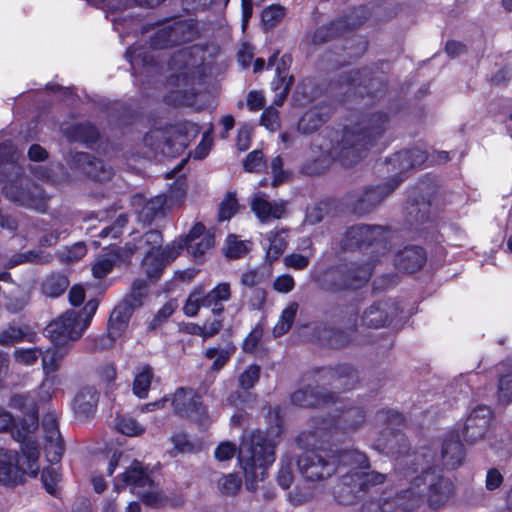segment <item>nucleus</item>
Segmentation results:
<instances>
[{
  "instance_id": "obj_44",
  "label": "nucleus",
  "mask_w": 512,
  "mask_h": 512,
  "mask_svg": "<svg viewBox=\"0 0 512 512\" xmlns=\"http://www.w3.org/2000/svg\"><path fill=\"white\" fill-rule=\"evenodd\" d=\"M337 466L342 464L345 466L367 468L369 465L367 456L358 450H345L335 455Z\"/></svg>"
},
{
  "instance_id": "obj_34",
  "label": "nucleus",
  "mask_w": 512,
  "mask_h": 512,
  "mask_svg": "<svg viewBox=\"0 0 512 512\" xmlns=\"http://www.w3.org/2000/svg\"><path fill=\"white\" fill-rule=\"evenodd\" d=\"M287 232L288 230L281 229L277 231H270L267 234V239L270 244L266 253V260L270 265L286 250L288 245Z\"/></svg>"
},
{
  "instance_id": "obj_2",
  "label": "nucleus",
  "mask_w": 512,
  "mask_h": 512,
  "mask_svg": "<svg viewBox=\"0 0 512 512\" xmlns=\"http://www.w3.org/2000/svg\"><path fill=\"white\" fill-rule=\"evenodd\" d=\"M0 182L3 193L11 202L35 209L45 210V193L25 177L24 168L17 162V155L11 143L0 144Z\"/></svg>"
},
{
  "instance_id": "obj_45",
  "label": "nucleus",
  "mask_w": 512,
  "mask_h": 512,
  "mask_svg": "<svg viewBox=\"0 0 512 512\" xmlns=\"http://www.w3.org/2000/svg\"><path fill=\"white\" fill-rule=\"evenodd\" d=\"M286 9L279 4H273L262 12V23L266 29H273L285 17Z\"/></svg>"
},
{
  "instance_id": "obj_52",
  "label": "nucleus",
  "mask_w": 512,
  "mask_h": 512,
  "mask_svg": "<svg viewBox=\"0 0 512 512\" xmlns=\"http://www.w3.org/2000/svg\"><path fill=\"white\" fill-rule=\"evenodd\" d=\"M116 427L119 432L127 436H138L144 432L143 426L130 417L120 418Z\"/></svg>"
},
{
  "instance_id": "obj_24",
  "label": "nucleus",
  "mask_w": 512,
  "mask_h": 512,
  "mask_svg": "<svg viewBox=\"0 0 512 512\" xmlns=\"http://www.w3.org/2000/svg\"><path fill=\"white\" fill-rule=\"evenodd\" d=\"M427 160L425 151L412 148L399 151L388 158L387 163L393 167L396 173H404L415 167L421 166Z\"/></svg>"
},
{
  "instance_id": "obj_62",
  "label": "nucleus",
  "mask_w": 512,
  "mask_h": 512,
  "mask_svg": "<svg viewBox=\"0 0 512 512\" xmlns=\"http://www.w3.org/2000/svg\"><path fill=\"white\" fill-rule=\"evenodd\" d=\"M114 264V261L109 258H101L97 260L92 267L93 276L97 279L104 278L112 271Z\"/></svg>"
},
{
  "instance_id": "obj_47",
  "label": "nucleus",
  "mask_w": 512,
  "mask_h": 512,
  "mask_svg": "<svg viewBox=\"0 0 512 512\" xmlns=\"http://www.w3.org/2000/svg\"><path fill=\"white\" fill-rule=\"evenodd\" d=\"M238 211V202L234 193H227L219 205L218 220H229Z\"/></svg>"
},
{
  "instance_id": "obj_9",
  "label": "nucleus",
  "mask_w": 512,
  "mask_h": 512,
  "mask_svg": "<svg viewBox=\"0 0 512 512\" xmlns=\"http://www.w3.org/2000/svg\"><path fill=\"white\" fill-rule=\"evenodd\" d=\"M366 416V411L362 407L351 406L343 409L336 419L330 416L314 417L311 420L312 430L303 432L299 436V441L308 440L310 436L323 438L332 427L344 432L356 431L364 425Z\"/></svg>"
},
{
  "instance_id": "obj_22",
  "label": "nucleus",
  "mask_w": 512,
  "mask_h": 512,
  "mask_svg": "<svg viewBox=\"0 0 512 512\" xmlns=\"http://www.w3.org/2000/svg\"><path fill=\"white\" fill-rule=\"evenodd\" d=\"M323 378L328 379L336 388L349 390L356 386L359 381L357 371L349 364H339L335 367L321 368Z\"/></svg>"
},
{
  "instance_id": "obj_4",
  "label": "nucleus",
  "mask_w": 512,
  "mask_h": 512,
  "mask_svg": "<svg viewBox=\"0 0 512 512\" xmlns=\"http://www.w3.org/2000/svg\"><path fill=\"white\" fill-rule=\"evenodd\" d=\"M18 442L21 452L0 448V483L7 487L21 485L26 475L36 477L39 471L37 441L25 439Z\"/></svg>"
},
{
  "instance_id": "obj_43",
  "label": "nucleus",
  "mask_w": 512,
  "mask_h": 512,
  "mask_svg": "<svg viewBox=\"0 0 512 512\" xmlns=\"http://www.w3.org/2000/svg\"><path fill=\"white\" fill-rule=\"evenodd\" d=\"M30 336L31 333H29L27 326L17 327L14 325H9L6 329L0 332V345L12 346L24 339L31 340Z\"/></svg>"
},
{
  "instance_id": "obj_6",
  "label": "nucleus",
  "mask_w": 512,
  "mask_h": 512,
  "mask_svg": "<svg viewBox=\"0 0 512 512\" xmlns=\"http://www.w3.org/2000/svg\"><path fill=\"white\" fill-rule=\"evenodd\" d=\"M97 308L98 300L91 299L80 312L67 310L50 322L46 327V332L52 343L60 347L79 340L89 326Z\"/></svg>"
},
{
  "instance_id": "obj_51",
  "label": "nucleus",
  "mask_w": 512,
  "mask_h": 512,
  "mask_svg": "<svg viewBox=\"0 0 512 512\" xmlns=\"http://www.w3.org/2000/svg\"><path fill=\"white\" fill-rule=\"evenodd\" d=\"M244 170L247 172H260L266 167L264 154L261 150L250 152L243 163Z\"/></svg>"
},
{
  "instance_id": "obj_7",
  "label": "nucleus",
  "mask_w": 512,
  "mask_h": 512,
  "mask_svg": "<svg viewBox=\"0 0 512 512\" xmlns=\"http://www.w3.org/2000/svg\"><path fill=\"white\" fill-rule=\"evenodd\" d=\"M358 311L354 306H348L338 314L339 327L318 324L313 329V337L319 345L331 349H341L350 345L357 329Z\"/></svg>"
},
{
  "instance_id": "obj_39",
  "label": "nucleus",
  "mask_w": 512,
  "mask_h": 512,
  "mask_svg": "<svg viewBox=\"0 0 512 512\" xmlns=\"http://www.w3.org/2000/svg\"><path fill=\"white\" fill-rule=\"evenodd\" d=\"M407 222L411 226H420L425 224L430 219V203L429 202H413L407 208Z\"/></svg>"
},
{
  "instance_id": "obj_60",
  "label": "nucleus",
  "mask_w": 512,
  "mask_h": 512,
  "mask_svg": "<svg viewBox=\"0 0 512 512\" xmlns=\"http://www.w3.org/2000/svg\"><path fill=\"white\" fill-rule=\"evenodd\" d=\"M171 441L174 444L173 450L170 451L172 456H175L176 453L190 452L193 449V445L189 442L187 435L184 433L173 435Z\"/></svg>"
},
{
  "instance_id": "obj_49",
  "label": "nucleus",
  "mask_w": 512,
  "mask_h": 512,
  "mask_svg": "<svg viewBox=\"0 0 512 512\" xmlns=\"http://www.w3.org/2000/svg\"><path fill=\"white\" fill-rule=\"evenodd\" d=\"M214 243V236L210 233H207L203 236L200 242L191 243L184 246V248H186L195 259H198L201 258L206 251L211 249L214 246Z\"/></svg>"
},
{
  "instance_id": "obj_28",
  "label": "nucleus",
  "mask_w": 512,
  "mask_h": 512,
  "mask_svg": "<svg viewBox=\"0 0 512 512\" xmlns=\"http://www.w3.org/2000/svg\"><path fill=\"white\" fill-rule=\"evenodd\" d=\"M99 392L92 386L81 388L74 398L75 413L82 418L91 416L97 407Z\"/></svg>"
},
{
  "instance_id": "obj_33",
  "label": "nucleus",
  "mask_w": 512,
  "mask_h": 512,
  "mask_svg": "<svg viewBox=\"0 0 512 512\" xmlns=\"http://www.w3.org/2000/svg\"><path fill=\"white\" fill-rule=\"evenodd\" d=\"M166 208V197L162 195L155 196L144 202L139 210V220L145 224H150L153 220L163 217Z\"/></svg>"
},
{
  "instance_id": "obj_57",
  "label": "nucleus",
  "mask_w": 512,
  "mask_h": 512,
  "mask_svg": "<svg viewBox=\"0 0 512 512\" xmlns=\"http://www.w3.org/2000/svg\"><path fill=\"white\" fill-rule=\"evenodd\" d=\"M278 484L283 489H288L293 482L292 460L287 459L281 462V468L277 476Z\"/></svg>"
},
{
  "instance_id": "obj_48",
  "label": "nucleus",
  "mask_w": 512,
  "mask_h": 512,
  "mask_svg": "<svg viewBox=\"0 0 512 512\" xmlns=\"http://www.w3.org/2000/svg\"><path fill=\"white\" fill-rule=\"evenodd\" d=\"M220 491L229 496H234L238 493L242 486L241 478L234 473L224 475L218 482Z\"/></svg>"
},
{
  "instance_id": "obj_32",
  "label": "nucleus",
  "mask_w": 512,
  "mask_h": 512,
  "mask_svg": "<svg viewBox=\"0 0 512 512\" xmlns=\"http://www.w3.org/2000/svg\"><path fill=\"white\" fill-rule=\"evenodd\" d=\"M453 494V483L445 477H436L429 485L428 500L432 506L446 502Z\"/></svg>"
},
{
  "instance_id": "obj_64",
  "label": "nucleus",
  "mask_w": 512,
  "mask_h": 512,
  "mask_svg": "<svg viewBox=\"0 0 512 512\" xmlns=\"http://www.w3.org/2000/svg\"><path fill=\"white\" fill-rule=\"evenodd\" d=\"M175 310L174 304L169 302L166 303L154 316L153 320L149 324V328L156 329L163 321L170 317Z\"/></svg>"
},
{
  "instance_id": "obj_55",
  "label": "nucleus",
  "mask_w": 512,
  "mask_h": 512,
  "mask_svg": "<svg viewBox=\"0 0 512 512\" xmlns=\"http://www.w3.org/2000/svg\"><path fill=\"white\" fill-rule=\"evenodd\" d=\"M498 399L504 405L512 401V374L504 375L499 379Z\"/></svg>"
},
{
  "instance_id": "obj_15",
  "label": "nucleus",
  "mask_w": 512,
  "mask_h": 512,
  "mask_svg": "<svg viewBox=\"0 0 512 512\" xmlns=\"http://www.w3.org/2000/svg\"><path fill=\"white\" fill-rule=\"evenodd\" d=\"M400 180L392 179L386 185L367 188L361 194L355 196L350 205L357 215H365L373 211L398 185Z\"/></svg>"
},
{
  "instance_id": "obj_41",
  "label": "nucleus",
  "mask_w": 512,
  "mask_h": 512,
  "mask_svg": "<svg viewBox=\"0 0 512 512\" xmlns=\"http://www.w3.org/2000/svg\"><path fill=\"white\" fill-rule=\"evenodd\" d=\"M154 377L153 368L150 365L142 366L135 375L133 392L139 398H146Z\"/></svg>"
},
{
  "instance_id": "obj_13",
  "label": "nucleus",
  "mask_w": 512,
  "mask_h": 512,
  "mask_svg": "<svg viewBox=\"0 0 512 512\" xmlns=\"http://www.w3.org/2000/svg\"><path fill=\"white\" fill-rule=\"evenodd\" d=\"M174 412L181 416L196 421L201 426L209 423L207 409L201 401V397L192 388L180 387L172 398Z\"/></svg>"
},
{
  "instance_id": "obj_17",
  "label": "nucleus",
  "mask_w": 512,
  "mask_h": 512,
  "mask_svg": "<svg viewBox=\"0 0 512 512\" xmlns=\"http://www.w3.org/2000/svg\"><path fill=\"white\" fill-rule=\"evenodd\" d=\"M182 250L181 244L172 243L157 252L147 251L142 261V268L148 278L157 280L166 265L175 260Z\"/></svg>"
},
{
  "instance_id": "obj_31",
  "label": "nucleus",
  "mask_w": 512,
  "mask_h": 512,
  "mask_svg": "<svg viewBox=\"0 0 512 512\" xmlns=\"http://www.w3.org/2000/svg\"><path fill=\"white\" fill-rule=\"evenodd\" d=\"M162 242L163 237L160 231L149 230L137 239L134 244H126L124 251L127 255H132L138 250H143L145 253L147 251L157 252V250H160Z\"/></svg>"
},
{
  "instance_id": "obj_30",
  "label": "nucleus",
  "mask_w": 512,
  "mask_h": 512,
  "mask_svg": "<svg viewBox=\"0 0 512 512\" xmlns=\"http://www.w3.org/2000/svg\"><path fill=\"white\" fill-rule=\"evenodd\" d=\"M385 474L378 472H356L343 477L345 485H352V492L366 491L370 486L382 484L385 481Z\"/></svg>"
},
{
  "instance_id": "obj_42",
  "label": "nucleus",
  "mask_w": 512,
  "mask_h": 512,
  "mask_svg": "<svg viewBox=\"0 0 512 512\" xmlns=\"http://www.w3.org/2000/svg\"><path fill=\"white\" fill-rule=\"evenodd\" d=\"M298 308V303L292 302L282 311L280 319L273 329V334L275 337H280L291 329Z\"/></svg>"
},
{
  "instance_id": "obj_10",
  "label": "nucleus",
  "mask_w": 512,
  "mask_h": 512,
  "mask_svg": "<svg viewBox=\"0 0 512 512\" xmlns=\"http://www.w3.org/2000/svg\"><path fill=\"white\" fill-rule=\"evenodd\" d=\"M297 466L307 481H323L336 472L337 459L327 451L311 449L298 457Z\"/></svg>"
},
{
  "instance_id": "obj_27",
  "label": "nucleus",
  "mask_w": 512,
  "mask_h": 512,
  "mask_svg": "<svg viewBox=\"0 0 512 512\" xmlns=\"http://www.w3.org/2000/svg\"><path fill=\"white\" fill-rule=\"evenodd\" d=\"M393 305L389 302H377L371 305L362 316L363 323L372 328L385 326L393 318Z\"/></svg>"
},
{
  "instance_id": "obj_46",
  "label": "nucleus",
  "mask_w": 512,
  "mask_h": 512,
  "mask_svg": "<svg viewBox=\"0 0 512 512\" xmlns=\"http://www.w3.org/2000/svg\"><path fill=\"white\" fill-rule=\"evenodd\" d=\"M41 356L43 370L46 374H49L58 370L60 362L65 356V352H62L56 348H52L47 349L44 353L42 352Z\"/></svg>"
},
{
  "instance_id": "obj_50",
  "label": "nucleus",
  "mask_w": 512,
  "mask_h": 512,
  "mask_svg": "<svg viewBox=\"0 0 512 512\" xmlns=\"http://www.w3.org/2000/svg\"><path fill=\"white\" fill-rule=\"evenodd\" d=\"M260 367L257 365H250L247 369L240 374L238 385L244 390H249L259 381Z\"/></svg>"
},
{
  "instance_id": "obj_16",
  "label": "nucleus",
  "mask_w": 512,
  "mask_h": 512,
  "mask_svg": "<svg viewBox=\"0 0 512 512\" xmlns=\"http://www.w3.org/2000/svg\"><path fill=\"white\" fill-rule=\"evenodd\" d=\"M492 419V411L486 405H478L468 415L461 433L467 443L473 444L482 440L488 431Z\"/></svg>"
},
{
  "instance_id": "obj_37",
  "label": "nucleus",
  "mask_w": 512,
  "mask_h": 512,
  "mask_svg": "<svg viewBox=\"0 0 512 512\" xmlns=\"http://www.w3.org/2000/svg\"><path fill=\"white\" fill-rule=\"evenodd\" d=\"M236 348L235 346L229 342L225 345V347H210L205 351V357L207 359L215 358L214 362L211 365V370L218 372L220 371L226 363L229 361L231 356L234 354Z\"/></svg>"
},
{
  "instance_id": "obj_11",
  "label": "nucleus",
  "mask_w": 512,
  "mask_h": 512,
  "mask_svg": "<svg viewBox=\"0 0 512 512\" xmlns=\"http://www.w3.org/2000/svg\"><path fill=\"white\" fill-rule=\"evenodd\" d=\"M390 229L381 225L359 224L350 227L345 234L347 246L374 247L379 254L388 251Z\"/></svg>"
},
{
  "instance_id": "obj_40",
  "label": "nucleus",
  "mask_w": 512,
  "mask_h": 512,
  "mask_svg": "<svg viewBox=\"0 0 512 512\" xmlns=\"http://www.w3.org/2000/svg\"><path fill=\"white\" fill-rule=\"evenodd\" d=\"M69 283V279L64 274H51L43 282L42 291L49 297H58L67 290Z\"/></svg>"
},
{
  "instance_id": "obj_63",
  "label": "nucleus",
  "mask_w": 512,
  "mask_h": 512,
  "mask_svg": "<svg viewBox=\"0 0 512 512\" xmlns=\"http://www.w3.org/2000/svg\"><path fill=\"white\" fill-rule=\"evenodd\" d=\"M270 167H271V171L273 174L272 185L278 186L285 180V178L287 176L285 171L283 170L282 158L280 156H276L275 158H273L271 161Z\"/></svg>"
},
{
  "instance_id": "obj_23",
  "label": "nucleus",
  "mask_w": 512,
  "mask_h": 512,
  "mask_svg": "<svg viewBox=\"0 0 512 512\" xmlns=\"http://www.w3.org/2000/svg\"><path fill=\"white\" fill-rule=\"evenodd\" d=\"M291 62L292 57L285 54L281 57L276 66V77L272 81V88L277 92V99L274 101V104L277 106H281L283 104L294 82L293 76L289 75Z\"/></svg>"
},
{
  "instance_id": "obj_26",
  "label": "nucleus",
  "mask_w": 512,
  "mask_h": 512,
  "mask_svg": "<svg viewBox=\"0 0 512 512\" xmlns=\"http://www.w3.org/2000/svg\"><path fill=\"white\" fill-rule=\"evenodd\" d=\"M441 455L443 464L450 469H455L462 464L465 453L458 434L450 433L445 438Z\"/></svg>"
},
{
  "instance_id": "obj_29",
  "label": "nucleus",
  "mask_w": 512,
  "mask_h": 512,
  "mask_svg": "<svg viewBox=\"0 0 512 512\" xmlns=\"http://www.w3.org/2000/svg\"><path fill=\"white\" fill-rule=\"evenodd\" d=\"M231 298L230 284L223 282L218 284L208 293L203 292L202 306L211 307L214 315H220L224 312L223 302Z\"/></svg>"
},
{
  "instance_id": "obj_53",
  "label": "nucleus",
  "mask_w": 512,
  "mask_h": 512,
  "mask_svg": "<svg viewBox=\"0 0 512 512\" xmlns=\"http://www.w3.org/2000/svg\"><path fill=\"white\" fill-rule=\"evenodd\" d=\"M248 249L243 241L237 239L235 235H229L225 255L231 259H238L247 253Z\"/></svg>"
},
{
  "instance_id": "obj_25",
  "label": "nucleus",
  "mask_w": 512,
  "mask_h": 512,
  "mask_svg": "<svg viewBox=\"0 0 512 512\" xmlns=\"http://www.w3.org/2000/svg\"><path fill=\"white\" fill-rule=\"evenodd\" d=\"M427 261L426 252L419 246H407L395 258V265L400 271L414 273L420 270Z\"/></svg>"
},
{
  "instance_id": "obj_5",
  "label": "nucleus",
  "mask_w": 512,
  "mask_h": 512,
  "mask_svg": "<svg viewBox=\"0 0 512 512\" xmlns=\"http://www.w3.org/2000/svg\"><path fill=\"white\" fill-rule=\"evenodd\" d=\"M148 296V283L143 279H136L130 292L115 306L108 320V334L95 340L94 349H106L113 345L128 328L134 311L143 305Z\"/></svg>"
},
{
  "instance_id": "obj_12",
  "label": "nucleus",
  "mask_w": 512,
  "mask_h": 512,
  "mask_svg": "<svg viewBox=\"0 0 512 512\" xmlns=\"http://www.w3.org/2000/svg\"><path fill=\"white\" fill-rule=\"evenodd\" d=\"M9 406L24 414V418L13 427L12 438L15 441L34 439L31 434L38 428V410L35 399L29 394H14L10 398Z\"/></svg>"
},
{
  "instance_id": "obj_38",
  "label": "nucleus",
  "mask_w": 512,
  "mask_h": 512,
  "mask_svg": "<svg viewBox=\"0 0 512 512\" xmlns=\"http://www.w3.org/2000/svg\"><path fill=\"white\" fill-rule=\"evenodd\" d=\"M70 140L83 143H94L99 137L98 130L90 123H80L71 126L67 131Z\"/></svg>"
},
{
  "instance_id": "obj_8",
  "label": "nucleus",
  "mask_w": 512,
  "mask_h": 512,
  "mask_svg": "<svg viewBox=\"0 0 512 512\" xmlns=\"http://www.w3.org/2000/svg\"><path fill=\"white\" fill-rule=\"evenodd\" d=\"M372 265L369 263H345L331 269L322 280V287L331 292L362 287L371 276Z\"/></svg>"
},
{
  "instance_id": "obj_1",
  "label": "nucleus",
  "mask_w": 512,
  "mask_h": 512,
  "mask_svg": "<svg viewBox=\"0 0 512 512\" xmlns=\"http://www.w3.org/2000/svg\"><path fill=\"white\" fill-rule=\"evenodd\" d=\"M390 125V114L384 110L362 112L354 123L344 128L341 139L331 147L330 156L342 166L357 165L384 136Z\"/></svg>"
},
{
  "instance_id": "obj_19",
  "label": "nucleus",
  "mask_w": 512,
  "mask_h": 512,
  "mask_svg": "<svg viewBox=\"0 0 512 512\" xmlns=\"http://www.w3.org/2000/svg\"><path fill=\"white\" fill-rule=\"evenodd\" d=\"M73 164L96 181H107L112 176V168L107 166L103 160L86 152H77L73 156Z\"/></svg>"
},
{
  "instance_id": "obj_59",
  "label": "nucleus",
  "mask_w": 512,
  "mask_h": 512,
  "mask_svg": "<svg viewBox=\"0 0 512 512\" xmlns=\"http://www.w3.org/2000/svg\"><path fill=\"white\" fill-rule=\"evenodd\" d=\"M261 125L265 126L270 131H276L280 126L278 110L272 106L265 109L261 116Z\"/></svg>"
},
{
  "instance_id": "obj_58",
  "label": "nucleus",
  "mask_w": 512,
  "mask_h": 512,
  "mask_svg": "<svg viewBox=\"0 0 512 512\" xmlns=\"http://www.w3.org/2000/svg\"><path fill=\"white\" fill-rule=\"evenodd\" d=\"M41 355L42 351L38 348L19 349L14 352L15 360L25 365L34 364Z\"/></svg>"
},
{
  "instance_id": "obj_54",
  "label": "nucleus",
  "mask_w": 512,
  "mask_h": 512,
  "mask_svg": "<svg viewBox=\"0 0 512 512\" xmlns=\"http://www.w3.org/2000/svg\"><path fill=\"white\" fill-rule=\"evenodd\" d=\"M203 299V288H196L188 297L185 306L184 312L187 316H195L200 307L202 306Z\"/></svg>"
},
{
  "instance_id": "obj_56",
  "label": "nucleus",
  "mask_w": 512,
  "mask_h": 512,
  "mask_svg": "<svg viewBox=\"0 0 512 512\" xmlns=\"http://www.w3.org/2000/svg\"><path fill=\"white\" fill-rule=\"evenodd\" d=\"M41 480L46 491L51 495H56V484L60 480V474L54 468H47L42 471Z\"/></svg>"
},
{
  "instance_id": "obj_18",
  "label": "nucleus",
  "mask_w": 512,
  "mask_h": 512,
  "mask_svg": "<svg viewBox=\"0 0 512 512\" xmlns=\"http://www.w3.org/2000/svg\"><path fill=\"white\" fill-rule=\"evenodd\" d=\"M337 398L338 396L334 392L311 386L301 388L291 395L292 403L303 408H317L334 404Z\"/></svg>"
},
{
  "instance_id": "obj_21",
  "label": "nucleus",
  "mask_w": 512,
  "mask_h": 512,
  "mask_svg": "<svg viewBox=\"0 0 512 512\" xmlns=\"http://www.w3.org/2000/svg\"><path fill=\"white\" fill-rule=\"evenodd\" d=\"M287 205L285 200L269 201L264 196H256L251 209L262 223H266L283 218L287 214Z\"/></svg>"
},
{
  "instance_id": "obj_36",
  "label": "nucleus",
  "mask_w": 512,
  "mask_h": 512,
  "mask_svg": "<svg viewBox=\"0 0 512 512\" xmlns=\"http://www.w3.org/2000/svg\"><path fill=\"white\" fill-rule=\"evenodd\" d=\"M272 276V267L270 264L262 265L242 274L241 284L248 288H257L260 285L269 282Z\"/></svg>"
},
{
  "instance_id": "obj_3",
  "label": "nucleus",
  "mask_w": 512,
  "mask_h": 512,
  "mask_svg": "<svg viewBox=\"0 0 512 512\" xmlns=\"http://www.w3.org/2000/svg\"><path fill=\"white\" fill-rule=\"evenodd\" d=\"M238 459L245 474L246 488L254 491L255 483L266 478L268 466L275 461V444L266 432L254 431L243 438Z\"/></svg>"
},
{
  "instance_id": "obj_20",
  "label": "nucleus",
  "mask_w": 512,
  "mask_h": 512,
  "mask_svg": "<svg viewBox=\"0 0 512 512\" xmlns=\"http://www.w3.org/2000/svg\"><path fill=\"white\" fill-rule=\"evenodd\" d=\"M153 480L148 474L147 467L142 462L134 460L131 465L121 475V482L118 480L115 483V489L121 490L126 486H130L135 489L148 488L151 489L153 486Z\"/></svg>"
},
{
  "instance_id": "obj_14",
  "label": "nucleus",
  "mask_w": 512,
  "mask_h": 512,
  "mask_svg": "<svg viewBox=\"0 0 512 512\" xmlns=\"http://www.w3.org/2000/svg\"><path fill=\"white\" fill-rule=\"evenodd\" d=\"M194 28L186 21H176L160 28L151 37V47L154 49H166L181 45L193 40Z\"/></svg>"
},
{
  "instance_id": "obj_35",
  "label": "nucleus",
  "mask_w": 512,
  "mask_h": 512,
  "mask_svg": "<svg viewBox=\"0 0 512 512\" xmlns=\"http://www.w3.org/2000/svg\"><path fill=\"white\" fill-rule=\"evenodd\" d=\"M346 26L347 22L343 18L332 21L326 25H322L314 32L313 42L315 44L329 42L335 37L341 35L346 30Z\"/></svg>"
},
{
  "instance_id": "obj_61",
  "label": "nucleus",
  "mask_w": 512,
  "mask_h": 512,
  "mask_svg": "<svg viewBox=\"0 0 512 512\" xmlns=\"http://www.w3.org/2000/svg\"><path fill=\"white\" fill-rule=\"evenodd\" d=\"M283 262L286 267L303 270L305 269L310 262V257L302 254H290L284 257Z\"/></svg>"
}]
</instances>
